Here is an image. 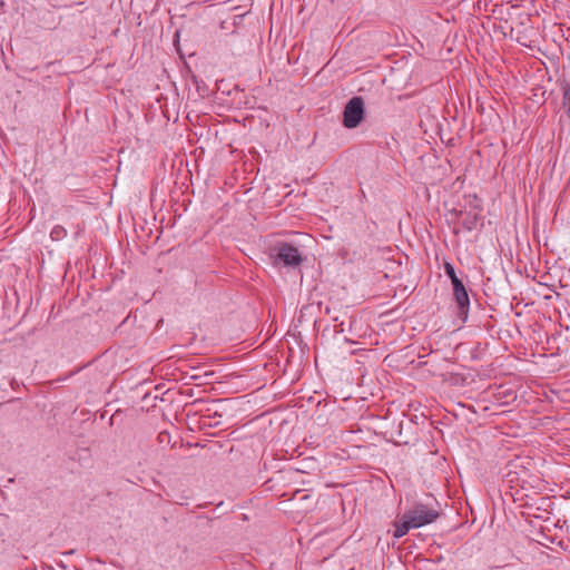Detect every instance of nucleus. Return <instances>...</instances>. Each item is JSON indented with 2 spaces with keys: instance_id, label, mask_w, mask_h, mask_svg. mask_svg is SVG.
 <instances>
[{
  "instance_id": "f257e3e1",
  "label": "nucleus",
  "mask_w": 570,
  "mask_h": 570,
  "mask_svg": "<svg viewBox=\"0 0 570 570\" xmlns=\"http://www.w3.org/2000/svg\"><path fill=\"white\" fill-rule=\"evenodd\" d=\"M440 512L419 503L413 509L405 512L399 521L394 523L393 537L400 539L404 537L411 529H417L425 524L432 523L439 517Z\"/></svg>"
},
{
  "instance_id": "f03ea898",
  "label": "nucleus",
  "mask_w": 570,
  "mask_h": 570,
  "mask_svg": "<svg viewBox=\"0 0 570 570\" xmlns=\"http://www.w3.org/2000/svg\"><path fill=\"white\" fill-rule=\"evenodd\" d=\"M364 118V101L362 97L352 98L343 111V125L347 129L356 128Z\"/></svg>"
},
{
  "instance_id": "7ed1b4c3",
  "label": "nucleus",
  "mask_w": 570,
  "mask_h": 570,
  "mask_svg": "<svg viewBox=\"0 0 570 570\" xmlns=\"http://www.w3.org/2000/svg\"><path fill=\"white\" fill-rule=\"evenodd\" d=\"M277 258L287 266H298L302 262V255L298 248L289 244H282L278 246Z\"/></svg>"
},
{
  "instance_id": "20e7f679",
  "label": "nucleus",
  "mask_w": 570,
  "mask_h": 570,
  "mask_svg": "<svg viewBox=\"0 0 570 570\" xmlns=\"http://www.w3.org/2000/svg\"><path fill=\"white\" fill-rule=\"evenodd\" d=\"M454 298L460 309V314L466 316L470 305L469 295L465 288L453 292Z\"/></svg>"
},
{
  "instance_id": "39448f33",
  "label": "nucleus",
  "mask_w": 570,
  "mask_h": 570,
  "mask_svg": "<svg viewBox=\"0 0 570 570\" xmlns=\"http://www.w3.org/2000/svg\"><path fill=\"white\" fill-rule=\"evenodd\" d=\"M67 236V229L61 225H56L50 232L52 240H61Z\"/></svg>"
},
{
  "instance_id": "423d86ee",
  "label": "nucleus",
  "mask_w": 570,
  "mask_h": 570,
  "mask_svg": "<svg viewBox=\"0 0 570 570\" xmlns=\"http://www.w3.org/2000/svg\"><path fill=\"white\" fill-rule=\"evenodd\" d=\"M562 106L566 114L570 117V83L563 87Z\"/></svg>"
},
{
  "instance_id": "0eeeda50",
  "label": "nucleus",
  "mask_w": 570,
  "mask_h": 570,
  "mask_svg": "<svg viewBox=\"0 0 570 570\" xmlns=\"http://www.w3.org/2000/svg\"><path fill=\"white\" fill-rule=\"evenodd\" d=\"M444 272L449 276L450 279H452L453 277H458L453 265L450 263L444 264Z\"/></svg>"
},
{
  "instance_id": "6e6552de",
  "label": "nucleus",
  "mask_w": 570,
  "mask_h": 570,
  "mask_svg": "<svg viewBox=\"0 0 570 570\" xmlns=\"http://www.w3.org/2000/svg\"><path fill=\"white\" fill-rule=\"evenodd\" d=\"M451 283H452V286H453V292L465 288L463 283L461 282V279H459V277H453L451 279Z\"/></svg>"
},
{
  "instance_id": "1a4fd4ad",
  "label": "nucleus",
  "mask_w": 570,
  "mask_h": 570,
  "mask_svg": "<svg viewBox=\"0 0 570 570\" xmlns=\"http://www.w3.org/2000/svg\"><path fill=\"white\" fill-rule=\"evenodd\" d=\"M451 283H452V286H453V292L465 288L463 283L461 282V279H459V277H453L451 279Z\"/></svg>"
},
{
  "instance_id": "9d476101",
  "label": "nucleus",
  "mask_w": 570,
  "mask_h": 570,
  "mask_svg": "<svg viewBox=\"0 0 570 570\" xmlns=\"http://www.w3.org/2000/svg\"><path fill=\"white\" fill-rule=\"evenodd\" d=\"M510 495H511V499H520V500H523L527 497V494L520 495L518 491L515 493H510Z\"/></svg>"
},
{
  "instance_id": "9b49d317",
  "label": "nucleus",
  "mask_w": 570,
  "mask_h": 570,
  "mask_svg": "<svg viewBox=\"0 0 570 570\" xmlns=\"http://www.w3.org/2000/svg\"><path fill=\"white\" fill-rule=\"evenodd\" d=\"M308 498H309V495H308V494H303V495L301 497V499H303V500H306V499H308Z\"/></svg>"
},
{
  "instance_id": "f8f14e48",
  "label": "nucleus",
  "mask_w": 570,
  "mask_h": 570,
  "mask_svg": "<svg viewBox=\"0 0 570 570\" xmlns=\"http://www.w3.org/2000/svg\"><path fill=\"white\" fill-rule=\"evenodd\" d=\"M553 498H554V497H549V495H547V497H544L543 499L550 500V499H553Z\"/></svg>"
}]
</instances>
